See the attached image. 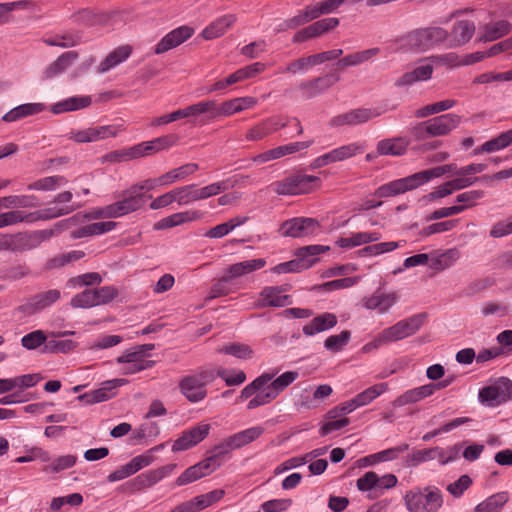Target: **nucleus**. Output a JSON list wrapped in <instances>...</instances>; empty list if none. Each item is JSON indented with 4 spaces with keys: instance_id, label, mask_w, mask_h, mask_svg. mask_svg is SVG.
Segmentation results:
<instances>
[{
    "instance_id": "f257e3e1",
    "label": "nucleus",
    "mask_w": 512,
    "mask_h": 512,
    "mask_svg": "<svg viewBox=\"0 0 512 512\" xmlns=\"http://www.w3.org/2000/svg\"><path fill=\"white\" fill-rule=\"evenodd\" d=\"M458 166L454 163L437 166L431 169L423 170L414 173L410 176L392 180L379 186L374 195L378 198H388L403 194L407 191L418 188L419 186L429 182L433 178L441 177L445 174L451 173L455 176H459Z\"/></svg>"
},
{
    "instance_id": "f03ea898",
    "label": "nucleus",
    "mask_w": 512,
    "mask_h": 512,
    "mask_svg": "<svg viewBox=\"0 0 512 512\" xmlns=\"http://www.w3.org/2000/svg\"><path fill=\"white\" fill-rule=\"evenodd\" d=\"M80 205L54 206L34 212H26L19 209L0 213V229L14 226L20 223L32 224L37 221H46L68 215L78 209Z\"/></svg>"
},
{
    "instance_id": "7ed1b4c3",
    "label": "nucleus",
    "mask_w": 512,
    "mask_h": 512,
    "mask_svg": "<svg viewBox=\"0 0 512 512\" xmlns=\"http://www.w3.org/2000/svg\"><path fill=\"white\" fill-rule=\"evenodd\" d=\"M215 379L213 368H199L195 373L184 376L179 381L178 388L187 401L199 403L207 397V385Z\"/></svg>"
},
{
    "instance_id": "20e7f679",
    "label": "nucleus",
    "mask_w": 512,
    "mask_h": 512,
    "mask_svg": "<svg viewBox=\"0 0 512 512\" xmlns=\"http://www.w3.org/2000/svg\"><path fill=\"white\" fill-rule=\"evenodd\" d=\"M120 200L99 210L95 217L119 218L141 209L152 195L139 194L132 186L121 192Z\"/></svg>"
},
{
    "instance_id": "39448f33",
    "label": "nucleus",
    "mask_w": 512,
    "mask_h": 512,
    "mask_svg": "<svg viewBox=\"0 0 512 512\" xmlns=\"http://www.w3.org/2000/svg\"><path fill=\"white\" fill-rule=\"evenodd\" d=\"M448 30L440 26L418 28L405 37V45L415 52H426L440 44H446Z\"/></svg>"
},
{
    "instance_id": "423d86ee",
    "label": "nucleus",
    "mask_w": 512,
    "mask_h": 512,
    "mask_svg": "<svg viewBox=\"0 0 512 512\" xmlns=\"http://www.w3.org/2000/svg\"><path fill=\"white\" fill-rule=\"evenodd\" d=\"M404 499L409 512H436L443 505L442 493L435 486L409 491Z\"/></svg>"
},
{
    "instance_id": "0eeeda50",
    "label": "nucleus",
    "mask_w": 512,
    "mask_h": 512,
    "mask_svg": "<svg viewBox=\"0 0 512 512\" xmlns=\"http://www.w3.org/2000/svg\"><path fill=\"white\" fill-rule=\"evenodd\" d=\"M234 183H230V179L211 183L202 188H198L196 184H189L179 188L180 198L179 206L188 205L192 202L205 200L212 196H216L221 192L233 187Z\"/></svg>"
},
{
    "instance_id": "6e6552de",
    "label": "nucleus",
    "mask_w": 512,
    "mask_h": 512,
    "mask_svg": "<svg viewBox=\"0 0 512 512\" xmlns=\"http://www.w3.org/2000/svg\"><path fill=\"white\" fill-rule=\"evenodd\" d=\"M118 290L114 286H102L97 289H85L74 295L70 305L73 308H91L112 302L118 296Z\"/></svg>"
},
{
    "instance_id": "1a4fd4ad",
    "label": "nucleus",
    "mask_w": 512,
    "mask_h": 512,
    "mask_svg": "<svg viewBox=\"0 0 512 512\" xmlns=\"http://www.w3.org/2000/svg\"><path fill=\"white\" fill-rule=\"evenodd\" d=\"M479 401L489 407H496L512 399V380L499 377L492 385L479 390Z\"/></svg>"
},
{
    "instance_id": "9d476101",
    "label": "nucleus",
    "mask_w": 512,
    "mask_h": 512,
    "mask_svg": "<svg viewBox=\"0 0 512 512\" xmlns=\"http://www.w3.org/2000/svg\"><path fill=\"white\" fill-rule=\"evenodd\" d=\"M386 111L387 109L380 106L375 108L359 107L333 116L329 120L328 125L332 128L361 125L367 123L373 118L381 116Z\"/></svg>"
},
{
    "instance_id": "9b49d317",
    "label": "nucleus",
    "mask_w": 512,
    "mask_h": 512,
    "mask_svg": "<svg viewBox=\"0 0 512 512\" xmlns=\"http://www.w3.org/2000/svg\"><path fill=\"white\" fill-rule=\"evenodd\" d=\"M320 182L321 180L317 176L299 173L277 181L273 185L275 186L274 191L278 195H298L310 192L312 185Z\"/></svg>"
},
{
    "instance_id": "f8f14e48",
    "label": "nucleus",
    "mask_w": 512,
    "mask_h": 512,
    "mask_svg": "<svg viewBox=\"0 0 512 512\" xmlns=\"http://www.w3.org/2000/svg\"><path fill=\"white\" fill-rule=\"evenodd\" d=\"M291 285L265 286L255 301V306L259 309L264 308H281L293 304L290 295L284 294L289 291Z\"/></svg>"
},
{
    "instance_id": "ddd939ff",
    "label": "nucleus",
    "mask_w": 512,
    "mask_h": 512,
    "mask_svg": "<svg viewBox=\"0 0 512 512\" xmlns=\"http://www.w3.org/2000/svg\"><path fill=\"white\" fill-rule=\"evenodd\" d=\"M427 313L414 314L408 318L398 321L394 325L385 328V335L389 342H395L414 335L424 325Z\"/></svg>"
},
{
    "instance_id": "4468645a",
    "label": "nucleus",
    "mask_w": 512,
    "mask_h": 512,
    "mask_svg": "<svg viewBox=\"0 0 512 512\" xmlns=\"http://www.w3.org/2000/svg\"><path fill=\"white\" fill-rule=\"evenodd\" d=\"M121 125L93 126L84 130H72L69 139L76 143H91L109 137H116L122 131Z\"/></svg>"
},
{
    "instance_id": "2eb2a0df",
    "label": "nucleus",
    "mask_w": 512,
    "mask_h": 512,
    "mask_svg": "<svg viewBox=\"0 0 512 512\" xmlns=\"http://www.w3.org/2000/svg\"><path fill=\"white\" fill-rule=\"evenodd\" d=\"M319 226L314 218L295 217L283 222L279 232L283 237L300 238L315 233Z\"/></svg>"
},
{
    "instance_id": "dca6fc26",
    "label": "nucleus",
    "mask_w": 512,
    "mask_h": 512,
    "mask_svg": "<svg viewBox=\"0 0 512 512\" xmlns=\"http://www.w3.org/2000/svg\"><path fill=\"white\" fill-rule=\"evenodd\" d=\"M128 383L125 378H115L101 383L98 389L78 396V400L86 405L107 401L117 394V388Z\"/></svg>"
},
{
    "instance_id": "f3484780",
    "label": "nucleus",
    "mask_w": 512,
    "mask_h": 512,
    "mask_svg": "<svg viewBox=\"0 0 512 512\" xmlns=\"http://www.w3.org/2000/svg\"><path fill=\"white\" fill-rule=\"evenodd\" d=\"M211 426L207 423H199L184 430L172 445L173 452L186 451L202 442L210 433Z\"/></svg>"
},
{
    "instance_id": "a211bd4d",
    "label": "nucleus",
    "mask_w": 512,
    "mask_h": 512,
    "mask_svg": "<svg viewBox=\"0 0 512 512\" xmlns=\"http://www.w3.org/2000/svg\"><path fill=\"white\" fill-rule=\"evenodd\" d=\"M338 81H340V76L337 73H328L312 80L302 81L298 85V89L302 97L309 100L324 93Z\"/></svg>"
},
{
    "instance_id": "6ab92c4d",
    "label": "nucleus",
    "mask_w": 512,
    "mask_h": 512,
    "mask_svg": "<svg viewBox=\"0 0 512 512\" xmlns=\"http://www.w3.org/2000/svg\"><path fill=\"white\" fill-rule=\"evenodd\" d=\"M476 30L475 23L471 20H457L454 22L446 41L447 48H458L467 44Z\"/></svg>"
},
{
    "instance_id": "aec40b11",
    "label": "nucleus",
    "mask_w": 512,
    "mask_h": 512,
    "mask_svg": "<svg viewBox=\"0 0 512 512\" xmlns=\"http://www.w3.org/2000/svg\"><path fill=\"white\" fill-rule=\"evenodd\" d=\"M194 32V28L188 25H183L173 29L155 45L154 53L160 55L173 48L178 47L186 40L191 38Z\"/></svg>"
},
{
    "instance_id": "412c9836",
    "label": "nucleus",
    "mask_w": 512,
    "mask_h": 512,
    "mask_svg": "<svg viewBox=\"0 0 512 512\" xmlns=\"http://www.w3.org/2000/svg\"><path fill=\"white\" fill-rule=\"evenodd\" d=\"M461 122L462 117L455 113H447L426 120L432 138L449 135L453 130L459 127Z\"/></svg>"
},
{
    "instance_id": "4be33fe9",
    "label": "nucleus",
    "mask_w": 512,
    "mask_h": 512,
    "mask_svg": "<svg viewBox=\"0 0 512 512\" xmlns=\"http://www.w3.org/2000/svg\"><path fill=\"white\" fill-rule=\"evenodd\" d=\"M411 138L397 136L380 140L376 145V153L381 156L400 157L407 153Z\"/></svg>"
},
{
    "instance_id": "5701e85b",
    "label": "nucleus",
    "mask_w": 512,
    "mask_h": 512,
    "mask_svg": "<svg viewBox=\"0 0 512 512\" xmlns=\"http://www.w3.org/2000/svg\"><path fill=\"white\" fill-rule=\"evenodd\" d=\"M234 450L235 449L232 446L230 440L228 437H226L219 444L215 445L207 452V457L205 460L212 468V470L215 471L221 467L225 461L231 458L232 452Z\"/></svg>"
},
{
    "instance_id": "b1692460",
    "label": "nucleus",
    "mask_w": 512,
    "mask_h": 512,
    "mask_svg": "<svg viewBox=\"0 0 512 512\" xmlns=\"http://www.w3.org/2000/svg\"><path fill=\"white\" fill-rule=\"evenodd\" d=\"M398 297L395 293H381L377 290L371 296L364 297L363 306L368 310H378L380 314L386 313L395 303Z\"/></svg>"
},
{
    "instance_id": "393cba45",
    "label": "nucleus",
    "mask_w": 512,
    "mask_h": 512,
    "mask_svg": "<svg viewBox=\"0 0 512 512\" xmlns=\"http://www.w3.org/2000/svg\"><path fill=\"white\" fill-rule=\"evenodd\" d=\"M266 265V260L263 258L251 259L238 262L230 265L226 270V275L223 276L224 282H230L234 278L250 274L263 268Z\"/></svg>"
},
{
    "instance_id": "a878e982",
    "label": "nucleus",
    "mask_w": 512,
    "mask_h": 512,
    "mask_svg": "<svg viewBox=\"0 0 512 512\" xmlns=\"http://www.w3.org/2000/svg\"><path fill=\"white\" fill-rule=\"evenodd\" d=\"M337 316L330 312L322 313L314 317L309 323L303 326V333L306 336H314L317 333L327 331L336 326Z\"/></svg>"
},
{
    "instance_id": "bb28decb",
    "label": "nucleus",
    "mask_w": 512,
    "mask_h": 512,
    "mask_svg": "<svg viewBox=\"0 0 512 512\" xmlns=\"http://www.w3.org/2000/svg\"><path fill=\"white\" fill-rule=\"evenodd\" d=\"M235 22L236 16L234 14H226L218 17L203 29L201 36L205 40L216 39L225 34L226 31L231 28Z\"/></svg>"
},
{
    "instance_id": "cd10ccee",
    "label": "nucleus",
    "mask_w": 512,
    "mask_h": 512,
    "mask_svg": "<svg viewBox=\"0 0 512 512\" xmlns=\"http://www.w3.org/2000/svg\"><path fill=\"white\" fill-rule=\"evenodd\" d=\"M432 73L433 65L431 62L417 66L412 71L406 72L398 78L395 82V86H411L418 81H427L432 77Z\"/></svg>"
},
{
    "instance_id": "c85d7f7f",
    "label": "nucleus",
    "mask_w": 512,
    "mask_h": 512,
    "mask_svg": "<svg viewBox=\"0 0 512 512\" xmlns=\"http://www.w3.org/2000/svg\"><path fill=\"white\" fill-rule=\"evenodd\" d=\"M212 468L208 465L205 459L198 462L197 464L187 468L175 481L177 486H183L192 483L202 477L210 475Z\"/></svg>"
},
{
    "instance_id": "c756f323",
    "label": "nucleus",
    "mask_w": 512,
    "mask_h": 512,
    "mask_svg": "<svg viewBox=\"0 0 512 512\" xmlns=\"http://www.w3.org/2000/svg\"><path fill=\"white\" fill-rule=\"evenodd\" d=\"M512 30V24L507 20L489 22L484 25L483 33L479 38L481 42H492L509 34Z\"/></svg>"
},
{
    "instance_id": "7c9ffc66",
    "label": "nucleus",
    "mask_w": 512,
    "mask_h": 512,
    "mask_svg": "<svg viewBox=\"0 0 512 512\" xmlns=\"http://www.w3.org/2000/svg\"><path fill=\"white\" fill-rule=\"evenodd\" d=\"M381 238L378 232H357L353 233L351 237H341L336 240L335 244L340 248L350 249L363 244L376 242Z\"/></svg>"
},
{
    "instance_id": "2f4dec72",
    "label": "nucleus",
    "mask_w": 512,
    "mask_h": 512,
    "mask_svg": "<svg viewBox=\"0 0 512 512\" xmlns=\"http://www.w3.org/2000/svg\"><path fill=\"white\" fill-rule=\"evenodd\" d=\"M92 102L90 96H72L55 103L51 107L53 114L76 111L88 107Z\"/></svg>"
},
{
    "instance_id": "473e14b6",
    "label": "nucleus",
    "mask_w": 512,
    "mask_h": 512,
    "mask_svg": "<svg viewBox=\"0 0 512 512\" xmlns=\"http://www.w3.org/2000/svg\"><path fill=\"white\" fill-rule=\"evenodd\" d=\"M380 53V48L374 47L369 48L363 51H358L352 54H348L343 58L339 59L336 63V66L339 69H345L348 67L358 66L364 62L369 61L371 58L375 57Z\"/></svg>"
},
{
    "instance_id": "72a5a7b5",
    "label": "nucleus",
    "mask_w": 512,
    "mask_h": 512,
    "mask_svg": "<svg viewBox=\"0 0 512 512\" xmlns=\"http://www.w3.org/2000/svg\"><path fill=\"white\" fill-rule=\"evenodd\" d=\"M264 431L261 426H253L228 436V439L234 449L237 450L257 440Z\"/></svg>"
},
{
    "instance_id": "f704fd0d",
    "label": "nucleus",
    "mask_w": 512,
    "mask_h": 512,
    "mask_svg": "<svg viewBox=\"0 0 512 512\" xmlns=\"http://www.w3.org/2000/svg\"><path fill=\"white\" fill-rule=\"evenodd\" d=\"M79 57L76 51H67L62 53L55 61H53L45 70L46 78H53L58 74L63 73L73 62Z\"/></svg>"
},
{
    "instance_id": "c9c22d12",
    "label": "nucleus",
    "mask_w": 512,
    "mask_h": 512,
    "mask_svg": "<svg viewBox=\"0 0 512 512\" xmlns=\"http://www.w3.org/2000/svg\"><path fill=\"white\" fill-rule=\"evenodd\" d=\"M116 223L113 221L95 222L82 226L71 233L73 239H81L94 235H102L113 230Z\"/></svg>"
},
{
    "instance_id": "e433bc0d",
    "label": "nucleus",
    "mask_w": 512,
    "mask_h": 512,
    "mask_svg": "<svg viewBox=\"0 0 512 512\" xmlns=\"http://www.w3.org/2000/svg\"><path fill=\"white\" fill-rule=\"evenodd\" d=\"M132 49L130 46H120L110 52L106 58L100 63L98 67L99 73H106L120 63L124 62L131 55Z\"/></svg>"
},
{
    "instance_id": "4c0bfd02",
    "label": "nucleus",
    "mask_w": 512,
    "mask_h": 512,
    "mask_svg": "<svg viewBox=\"0 0 512 512\" xmlns=\"http://www.w3.org/2000/svg\"><path fill=\"white\" fill-rule=\"evenodd\" d=\"M435 392V387L432 384H426L411 390L406 391L395 400L396 406H404L406 404L418 402Z\"/></svg>"
},
{
    "instance_id": "58836bf2",
    "label": "nucleus",
    "mask_w": 512,
    "mask_h": 512,
    "mask_svg": "<svg viewBox=\"0 0 512 512\" xmlns=\"http://www.w3.org/2000/svg\"><path fill=\"white\" fill-rule=\"evenodd\" d=\"M509 494L506 491L498 492L486 500L479 503L474 511L475 512H500L503 506L508 502Z\"/></svg>"
},
{
    "instance_id": "ea45409f",
    "label": "nucleus",
    "mask_w": 512,
    "mask_h": 512,
    "mask_svg": "<svg viewBox=\"0 0 512 512\" xmlns=\"http://www.w3.org/2000/svg\"><path fill=\"white\" fill-rule=\"evenodd\" d=\"M199 169L197 163H187L178 168H175L160 176V185H169L177 180L186 178L189 175L194 174Z\"/></svg>"
},
{
    "instance_id": "a19ab883",
    "label": "nucleus",
    "mask_w": 512,
    "mask_h": 512,
    "mask_svg": "<svg viewBox=\"0 0 512 512\" xmlns=\"http://www.w3.org/2000/svg\"><path fill=\"white\" fill-rule=\"evenodd\" d=\"M314 264L313 259H303L297 257L296 259L279 263L274 266L271 271L275 274L298 273L310 268Z\"/></svg>"
},
{
    "instance_id": "79ce46f5",
    "label": "nucleus",
    "mask_w": 512,
    "mask_h": 512,
    "mask_svg": "<svg viewBox=\"0 0 512 512\" xmlns=\"http://www.w3.org/2000/svg\"><path fill=\"white\" fill-rule=\"evenodd\" d=\"M29 237L26 234L0 235V250L17 251L30 249Z\"/></svg>"
},
{
    "instance_id": "37998d69",
    "label": "nucleus",
    "mask_w": 512,
    "mask_h": 512,
    "mask_svg": "<svg viewBox=\"0 0 512 512\" xmlns=\"http://www.w3.org/2000/svg\"><path fill=\"white\" fill-rule=\"evenodd\" d=\"M67 182L68 181L64 176H47L30 183L27 186V189L36 191H53L57 187L67 184Z\"/></svg>"
},
{
    "instance_id": "c03bdc74",
    "label": "nucleus",
    "mask_w": 512,
    "mask_h": 512,
    "mask_svg": "<svg viewBox=\"0 0 512 512\" xmlns=\"http://www.w3.org/2000/svg\"><path fill=\"white\" fill-rule=\"evenodd\" d=\"M510 142L506 131L500 133L498 136L486 141L480 147L476 148L473 151L474 155H479L483 153H492L499 150H502L508 146H510Z\"/></svg>"
},
{
    "instance_id": "a18cd8bd",
    "label": "nucleus",
    "mask_w": 512,
    "mask_h": 512,
    "mask_svg": "<svg viewBox=\"0 0 512 512\" xmlns=\"http://www.w3.org/2000/svg\"><path fill=\"white\" fill-rule=\"evenodd\" d=\"M387 389V383H378L357 394L353 399L359 408L371 403L374 399L382 395Z\"/></svg>"
},
{
    "instance_id": "49530a36",
    "label": "nucleus",
    "mask_w": 512,
    "mask_h": 512,
    "mask_svg": "<svg viewBox=\"0 0 512 512\" xmlns=\"http://www.w3.org/2000/svg\"><path fill=\"white\" fill-rule=\"evenodd\" d=\"M76 346L77 343L73 340L52 338L50 340L47 339V343L42 347L41 352L44 354H65L74 350Z\"/></svg>"
},
{
    "instance_id": "de8ad7c7",
    "label": "nucleus",
    "mask_w": 512,
    "mask_h": 512,
    "mask_svg": "<svg viewBox=\"0 0 512 512\" xmlns=\"http://www.w3.org/2000/svg\"><path fill=\"white\" fill-rule=\"evenodd\" d=\"M214 109V100L201 101L196 104H192L183 109H178L179 118H188L192 116H198L201 114L209 113ZM211 118V116H209Z\"/></svg>"
},
{
    "instance_id": "09e8293b",
    "label": "nucleus",
    "mask_w": 512,
    "mask_h": 512,
    "mask_svg": "<svg viewBox=\"0 0 512 512\" xmlns=\"http://www.w3.org/2000/svg\"><path fill=\"white\" fill-rule=\"evenodd\" d=\"M277 397V392H274V390L271 388V386L266 384L265 386L261 387L256 393L255 397H253L247 404V408L249 410L255 409L259 406H263L266 404H269L271 401H273Z\"/></svg>"
},
{
    "instance_id": "8fccbe9b",
    "label": "nucleus",
    "mask_w": 512,
    "mask_h": 512,
    "mask_svg": "<svg viewBox=\"0 0 512 512\" xmlns=\"http://www.w3.org/2000/svg\"><path fill=\"white\" fill-rule=\"evenodd\" d=\"M72 23L82 27H91L100 22V16L94 13L91 9L84 8L73 13L70 16Z\"/></svg>"
},
{
    "instance_id": "3c124183",
    "label": "nucleus",
    "mask_w": 512,
    "mask_h": 512,
    "mask_svg": "<svg viewBox=\"0 0 512 512\" xmlns=\"http://www.w3.org/2000/svg\"><path fill=\"white\" fill-rule=\"evenodd\" d=\"M433 451L434 447L421 449V450H414L411 453L407 454V456L404 459V466L405 467H417L422 463L432 461L433 460Z\"/></svg>"
},
{
    "instance_id": "603ef678",
    "label": "nucleus",
    "mask_w": 512,
    "mask_h": 512,
    "mask_svg": "<svg viewBox=\"0 0 512 512\" xmlns=\"http://www.w3.org/2000/svg\"><path fill=\"white\" fill-rule=\"evenodd\" d=\"M49 337L43 330H34L21 338V345L27 350H35L44 346Z\"/></svg>"
},
{
    "instance_id": "864d4df0",
    "label": "nucleus",
    "mask_w": 512,
    "mask_h": 512,
    "mask_svg": "<svg viewBox=\"0 0 512 512\" xmlns=\"http://www.w3.org/2000/svg\"><path fill=\"white\" fill-rule=\"evenodd\" d=\"M273 378V375H270L268 373H263L262 375L258 376L256 379H254L250 384L245 386L239 397V401H244L250 397H255V393L263 386L268 384Z\"/></svg>"
},
{
    "instance_id": "5fc2aeb1",
    "label": "nucleus",
    "mask_w": 512,
    "mask_h": 512,
    "mask_svg": "<svg viewBox=\"0 0 512 512\" xmlns=\"http://www.w3.org/2000/svg\"><path fill=\"white\" fill-rule=\"evenodd\" d=\"M351 338V332L344 330L340 334L331 335L324 341V347L327 351L338 353L348 344Z\"/></svg>"
},
{
    "instance_id": "6e6d98bb",
    "label": "nucleus",
    "mask_w": 512,
    "mask_h": 512,
    "mask_svg": "<svg viewBox=\"0 0 512 512\" xmlns=\"http://www.w3.org/2000/svg\"><path fill=\"white\" fill-rule=\"evenodd\" d=\"M362 151V146L353 142L331 150V154L333 157V162L335 163L349 159L358 153H361Z\"/></svg>"
},
{
    "instance_id": "4d7b16f0",
    "label": "nucleus",
    "mask_w": 512,
    "mask_h": 512,
    "mask_svg": "<svg viewBox=\"0 0 512 512\" xmlns=\"http://www.w3.org/2000/svg\"><path fill=\"white\" fill-rule=\"evenodd\" d=\"M221 354L232 355L238 359H249L252 357L253 350L247 344L231 343L221 347L218 350Z\"/></svg>"
},
{
    "instance_id": "13d9d810",
    "label": "nucleus",
    "mask_w": 512,
    "mask_h": 512,
    "mask_svg": "<svg viewBox=\"0 0 512 512\" xmlns=\"http://www.w3.org/2000/svg\"><path fill=\"white\" fill-rule=\"evenodd\" d=\"M77 457L72 454L57 457L52 463L45 468L48 473H59L63 470L69 469L76 464Z\"/></svg>"
},
{
    "instance_id": "bf43d9fd",
    "label": "nucleus",
    "mask_w": 512,
    "mask_h": 512,
    "mask_svg": "<svg viewBox=\"0 0 512 512\" xmlns=\"http://www.w3.org/2000/svg\"><path fill=\"white\" fill-rule=\"evenodd\" d=\"M240 111L241 106L239 105L238 98L226 101L220 106H217L216 101H214V109L211 111V119L222 115L229 116Z\"/></svg>"
},
{
    "instance_id": "052dcab7",
    "label": "nucleus",
    "mask_w": 512,
    "mask_h": 512,
    "mask_svg": "<svg viewBox=\"0 0 512 512\" xmlns=\"http://www.w3.org/2000/svg\"><path fill=\"white\" fill-rule=\"evenodd\" d=\"M265 122L267 124L270 134L281 128L286 127L290 123H293L294 126L296 127L298 135L303 134V127L298 118H290L287 119V121H283L280 117H271L266 119Z\"/></svg>"
},
{
    "instance_id": "680f3d73",
    "label": "nucleus",
    "mask_w": 512,
    "mask_h": 512,
    "mask_svg": "<svg viewBox=\"0 0 512 512\" xmlns=\"http://www.w3.org/2000/svg\"><path fill=\"white\" fill-rule=\"evenodd\" d=\"M358 282L357 277H345L325 282L317 286L318 290L330 292L334 290L345 289L354 286Z\"/></svg>"
},
{
    "instance_id": "e2e57ef3",
    "label": "nucleus",
    "mask_w": 512,
    "mask_h": 512,
    "mask_svg": "<svg viewBox=\"0 0 512 512\" xmlns=\"http://www.w3.org/2000/svg\"><path fill=\"white\" fill-rule=\"evenodd\" d=\"M214 373H216V378L220 377L228 386L240 385L246 380V374L242 370L230 372L226 369L219 368L214 369Z\"/></svg>"
},
{
    "instance_id": "0e129e2a",
    "label": "nucleus",
    "mask_w": 512,
    "mask_h": 512,
    "mask_svg": "<svg viewBox=\"0 0 512 512\" xmlns=\"http://www.w3.org/2000/svg\"><path fill=\"white\" fill-rule=\"evenodd\" d=\"M298 377V372L296 371H287L278 376L272 382H269V385L277 392V396L282 392L285 388H287L291 383H293Z\"/></svg>"
},
{
    "instance_id": "69168bd1",
    "label": "nucleus",
    "mask_w": 512,
    "mask_h": 512,
    "mask_svg": "<svg viewBox=\"0 0 512 512\" xmlns=\"http://www.w3.org/2000/svg\"><path fill=\"white\" fill-rule=\"evenodd\" d=\"M409 448H410L409 444L402 443L400 445L379 451V452L375 453L374 457L380 459V461H382V462L393 461V460L398 459L401 454L408 451Z\"/></svg>"
},
{
    "instance_id": "338daca9",
    "label": "nucleus",
    "mask_w": 512,
    "mask_h": 512,
    "mask_svg": "<svg viewBox=\"0 0 512 512\" xmlns=\"http://www.w3.org/2000/svg\"><path fill=\"white\" fill-rule=\"evenodd\" d=\"M179 198H180L179 188H175V189L155 198L150 204V209L157 210L160 208H164L173 202H177L179 204Z\"/></svg>"
},
{
    "instance_id": "774afa93",
    "label": "nucleus",
    "mask_w": 512,
    "mask_h": 512,
    "mask_svg": "<svg viewBox=\"0 0 512 512\" xmlns=\"http://www.w3.org/2000/svg\"><path fill=\"white\" fill-rule=\"evenodd\" d=\"M473 481L467 474L461 475L455 482L447 486V491L455 498H459L472 485Z\"/></svg>"
}]
</instances>
